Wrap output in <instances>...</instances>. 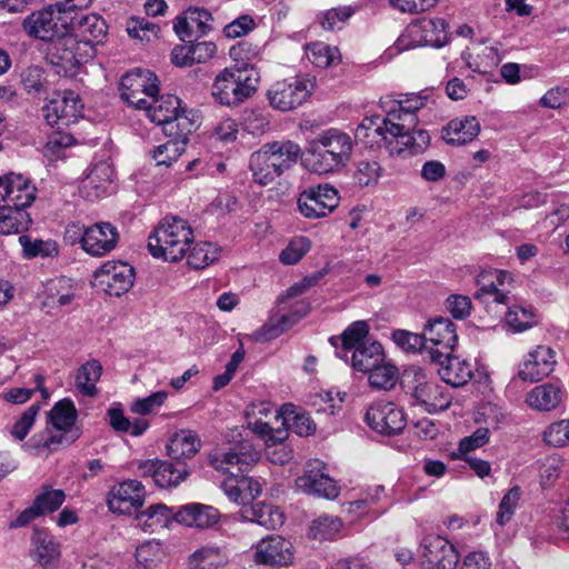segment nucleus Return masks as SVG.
<instances>
[{
  "instance_id": "7",
  "label": "nucleus",
  "mask_w": 569,
  "mask_h": 569,
  "mask_svg": "<svg viewBox=\"0 0 569 569\" xmlns=\"http://www.w3.org/2000/svg\"><path fill=\"white\" fill-rule=\"evenodd\" d=\"M96 54L88 44H82L78 38L64 31L53 39L46 50V60L53 66L57 73H71L81 63L89 61Z\"/></svg>"
},
{
  "instance_id": "53",
  "label": "nucleus",
  "mask_w": 569,
  "mask_h": 569,
  "mask_svg": "<svg viewBox=\"0 0 569 569\" xmlns=\"http://www.w3.org/2000/svg\"><path fill=\"white\" fill-rule=\"evenodd\" d=\"M188 264L193 269H204L218 260L220 249L211 242H198L188 250Z\"/></svg>"
},
{
  "instance_id": "4",
  "label": "nucleus",
  "mask_w": 569,
  "mask_h": 569,
  "mask_svg": "<svg viewBox=\"0 0 569 569\" xmlns=\"http://www.w3.org/2000/svg\"><path fill=\"white\" fill-rule=\"evenodd\" d=\"M47 417L51 427L36 433L29 441L37 451L52 452L59 447L70 446L80 437L79 429L74 427L78 410L71 399L63 398L56 402Z\"/></svg>"
},
{
  "instance_id": "44",
  "label": "nucleus",
  "mask_w": 569,
  "mask_h": 569,
  "mask_svg": "<svg viewBox=\"0 0 569 569\" xmlns=\"http://www.w3.org/2000/svg\"><path fill=\"white\" fill-rule=\"evenodd\" d=\"M191 132H178V134H167L170 139L154 148L151 152L152 159L158 166H170L184 151Z\"/></svg>"
},
{
  "instance_id": "23",
  "label": "nucleus",
  "mask_w": 569,
  "mask_h": 569,
  "mask_svg": "<svg viewBox=\"0 0 569 569\" xmlns=\"http://www.w3.org/2000/svg\"><path fill=\"white\" fill-rule=\"evenodd\" d=\"M36 187L22 174L0 177V203L27 209L36 200Z\"/></svg>"
},
{
  "instance_id": "3",
  "label": "nucleus",
  "mask_w": 569,
  "mask_h": 569,
  "mask_svg": "<svg viewBox=\"0 0 569 569\" xmlns=\"http://www.w3.org/2000/svg\"><path fill=\"white\" fill-rule=\"evenodd\" d=\"M189 222L177 216L161 219L148 238V249L156 259L176 263L182 260L193 243Z\"/></svg>"
},
{
  "instance_id": "60",
  "label": "nucleus",
  "mask_w": 569,
  "mask_h": 569,
  "mask_svg": "<svg viewBox=\"0 0 569 569\" xmlns=\"http://www.w3.org/2000/svg\"><path fill=\"white\" fill-rule=\"evenodd\" d=\"M270 113L263 110L247 111L243 118V128L252 136H262L270 130Z\"/></svg>"
},
{
  "instance_id": "18",
  "label": "nucleus",
  "mask_w": 569,
  "mask_h": 569,
  "mask_svg": "<svg viewBox=\"0 0 569 569\" xmlns=\"http://www.w3.org/2000/svg\"><path fill=\"white\" fill-rule=\"evenodd\" d=\"M66 31L78 38L82 44L96 50V46L102 43L107 37V23L99 14L76 12L69 16Z\"/></svg>"
},
{
  "instance_id": "26",
  "label": "nucleus",
  "mask_w": 569,
  "mask_h": 569,
  "mask_svg": "<svg viewBox=\"0 0 569 569\" xmlns=\"http://www.w3.org/2000/svg\"><path fill=\"white\" fill-rule=\"evenodd\" d=\"M120 234L110 222H97L87 229L83 239V251L91 257L110 253L118 244Z\"/></svg>"
},
{
  "instance_id": "9",
  "label": "nucleus",
  "mask_w": 569,
  "mask_h": 569,
  "mask_svg": "<svg viewBox=\"0 0 569 569\" xmlns=\"http://www.w3.org/2000/svg\"><path fill=\"white\" fill-rule=\"evenodd\" d=\"M315 83L306 78H292L274 82L267 92L270 106L281 112L300 107L311 94Z\"/></svg>"
},
{
  "instance_id": "12",
  "label": "nucleus",
  "mask_w": 569,
  "mask_h": 569,
  "mask_svg": "<svg viewBox=\"0 0 569 569\" xmlns=\"http://www.w3.org/2000/svg\"><path fill=\"white\" fill-rule=\"evenodd\" d=\"M340 202L338 190L330 184H318L303 190L298 197L299 212L307 219L330 214Z\"/></svg>"
},
{
  "instance_id": "27",
  "label": "nucleus",
  "mask_w": 569,
  "mask_h": 569,
  "mask_svg": "<svg viewBox=\"0 0 569 569\" xmlns=\"http://www.w3.org/2000/svg\"><path fill=\"white\" fill-rule=\"evenodd\" d=\"M448 24L442 18H423L412 23L407 32L415 46L442 47L448 40Z\"/></svg>"
},
{
  "instance_id": "64",
  "label": "nucleus",
  "mask_w": 569,
  "mask_h": 569,
  "mask_svg": "<svg viewBox=\"0 0 569 569\" xmlns=\"http://www.w3.org/2000/svg\"><path fill=\"white\" fill-rule=\"evenodd\" d=\"M543 440L552 447L569 446V419L556 421L543 431Z\"/></svg>"
},
{
  "instance_id": "6",
  "label": "nucleus",
  "mask_w": 569,
  "mask_h": 569,
  "mask_svg": "<svg viewBox=\"0 0 569 569\" xmlns=\"http://www.w3.org/2000/svg\"><path fill=\"white\" fill-rule=\"evenodd\" d=\"M140 110L146 112L151 122L162 127L164 134H178L179 131L184 134L196 128L181 108V100L173 94H156Z\"/></svg>"
},
{
  "instance_id": "35",
  "label": "nucleus",
  "mask_w": 569,
  "mask_h": 569,
  "mask_svg": "<svg viewBox=\"0 0 569 569\" xmlns=\"http://www.w3.org/2000/svg\"><path fill=\"white\" fill-rule=\"evenodd\" d=\"M29 556L42 569H57L61 557L60 542L54 536H33Z\"/></svg>"
},
{
  "instance_id": "21",
  "label": "nucleus",
  "mask_w": 569,
  "mask_h": 569,
  "mask_svg": "<svg viewBox=\"0 0 569 569\" xmlns=\"http://www.w3.org/2000/svg\"><path fill=\"white\" fill-rule=\"evenodd\" d=\"M94 278L109 296L120 297L133 286L134 270L126 262L107 261L94 271Z\"/></svg>"
},
{
  "instance_id": "50",
  "label": "nucleus",
  "mask_w": 569,
  "mask_h": 569,
  "mask_svg": "<svg viewBox=\"0 0 569 569\" xmlns=\"http://www.w3.org/2000/svg\"><path fill=\"white\" fill-rule=\"evenodd\" d=\"M230 58L240 67L237 69L246 70L250 73L254 69L252 63L261 56V47L249 40H242L231 46L229 49Z\"/></svg>"
},
{
  "instance_id": "40",
  "label": "nucleus",
  "mask_w": 569,
  "mask_h": 569,
  "mask_svg": "<svg viewBox=\"0 0 569 569\" xmlns=\"http://www.w3.org/2000/svg\"><path fill=\"white\" fill-rule=\"evenodd\" d=\"M102 375V366L99 360L91 359L81 365L74 375V387L77 391L87 398H94L99 395L97 387Z\"/></svg>"
},
{
  "instance_id": "58",
  "label": "nucleus",
  "mask_w": 569,
  "mask_h": 569,
  "mask_svg": "<svg viewBox=\"0 0 569 569\" xmlns=\"http://www.w3.org/2000/svg\"><path fill=\"white\" fill-rule=\"evenodd\" d=\"M381 174V167L375 160H361L357 163L353 180L360 187L376 184Z\"/></svg>"
},
{
  "instance_id": "14",
  "label": "nucleus",
  "mask_w": 569,
  "mask_h": 569,
  "mask_svg": "<svg viewBox=\"0 0 569 569\" xmlns=\"http://www.w3.org/2000/svg\"><path fill=\"white\" fill-rule=\"evenodd\" d=\"M365 421L373 431L385 436L398 435L407 425L403 409L383 400L376 401L367 408Z\"/></svg>"
},
{
  "instance_id": "61",
  "label": "nucleus",
  "mask_w": 569,
  "mask_h": 569,
  "mask_svg": "<svg viewBox=\"0 0 569 569\" xmlns=\"http://www.w3.org/2000/svg\"><path fill=\"white\" fill-rule=\"evenodd\" d=\"M66 500V493L61 489L44 490L33 500L34 509L40 516L56 511Z\"/></svg>"
},
{
  "instance_id": "51",
  "label": "nucleus",
  "mask_w": 569,
  "mask_h": 569,
  "mask_svg": "<svg viewBox=\"0 0 569 569\" xmlns=\"http://www.w3.org/2000/svg\"><path fill=\"white\" fill-rule=\"evenodd\" d=\"M307 313L308 307L302 306V309L299 312L283 315L280 317L276 325H264L258 331H256V339L261 341L274 339L295 326Z\"/></svg>"
},
{
  "instance_id": "52",
  "label": "nucleus",
  "mask_w": 569,
  "mask_h": 569,
  "mask_svg": "<svg viewBox=\"0 0 569 569\" xmlns=\"http://www.w3.org/2000/svg\"><path fill=\"white\" fill-rule=\"evenodd\" d=\"M189 476V470L184 465H174L169 461H160L154 483L160 488L177 487Z\"/></svg>"
},
{
  "instance_id": "55",
  "label": "nucleus",
  "mask_w": 569,
  "mask_h": 569,
  "mask_svg": "<svg viewBox=\"0 0 569 569\" xmlns=\"http://www.w3.org/2000/svg\"><path fill=\"white\" fill-rule=\"evenodd\" d=\"M368 372L369 383L376 389L389 390L396 386L399 378L398 369L390 363L380 362Z\"/></svg>"
},
{
  "instance_id": "38",
  "label": "nucleus",
  "mask_w": 569,
  "mask_h": 569,
  "mask_svg": "<svg viewBox=\"0 0 569 569\" xmlns=\"http://www.w3.org/2000/svg\"><path fill=\"white\" fill-rule=\"evenodd\" d=\"M262 148L280 174L289 170L301 154L300 146L291 140L267 142Z\"/></svg>"
},
{
  "instance_id": "36",
  "label": "nucleus",
  "mask_w": 569,
  "mask_h": 569,
  "mask_svg": "<svg viewBox=\"0 0 569 569\" xmlns=\"http://www.w3.org/2000/svg\"><path fill=\"white\" fill-rule=\"evenodd\" d=\"M511 276L502 270H493L479 276L478 283L481 286L476 292L477 299L490 297L496 303L509 305L510 296L503 289L505 283L510 281Z\"/></svg>"
},
{
  "instance_id": "42",
  "label": "nucleus",
  "mask_w": 569,
  "mask_h": 569,
  "mask_svg": "<svg viewBox=\"0 0 569 569\" xmlns=\"http://www.w3.org/2000/svg\"><path fill=\"white\" fill-rule=\"evenodd\" d=\"M239 517L256 522L266 530H278L284 521L281 510L267 503H257L250 510L241 512Z\"/></svg>"
},
{
  "instance_id": "22",
  "label": "nucleus",
  "mask_w": 569,
  "mask_h": 569,
  "mask_svg": "<svg viewBox=\"0 0 569 569\" xmlns=\"http://www.w3.org/2000/svg\"><path fill=\"white\" fill-rule=\"evenodd\" d=\"M144 486L138 480H124L114 486L108 495V508L118 515L131 513L144 502Z\"/></svg>"
},
{
  "instance_id": "28",
  "label": "nucleus",
  "mask_w": 569,
  "mask_h": 569,
  "mask_svg": "<svg viewBox=\"0 0 569 569\" xmlns=\"http://www.w3.org/2000/svg\"><path fill=\"white\" fill-rule=\"evenodd\" d=\"M437 366V372L440 378L452 387H462L469 382L473 376L472 366L469 361L460 359L448 352L440 359H429Z\"/></svg>"
},
{
  "instance_id": "2",
  "label": "nucleus",
  "mask_w": 569,
  "mask_h": 569,
  "mask_svg": "<svg viewBox=\"0 0 569 569\" xmlns=\"http://www.w3.org/2000/svg\"><path fill=\"white\" fill-rule=\"evenodd\" d=\"M353 148V139L347 132L329 128L308 140L301 162L312 173H336L348 166Z\"/></svg>"
},
{
  "instance_id": "24",
  "label": "nucleus",
  "mask_w": 569,
  "mask_h": 569,
  "mask_svg": "<svg viewBox=\"0 0 569 569\" xmlns=\"http://www.w3.org/2000/svg\"><path fill=\"white\" fill-rule=\"evenodd\" d=\"M222 523L230 522L231 519L228 517L221 518L218 509L212 506L190 502L180 506L176 509V521L184 528H193L199 530H206L213 528L219 521Z\"/></svg>"
},
{
  "instance_id": "48",
  "label": "nucleus",
  "mask_w": 569,
  "mask_h": 569,
  "mask_svg": "<svg viewBox=\"0 0 569 569\" xmlns=\"http://www.w3.org/2000/svg\"><path fill=\"white\" fill-rule=\"evenodd\" d=\"M505 323L512 332H523L538 325V316L530 306L511 305L505 315Z\"/></svg>"
},
{
  "instance_id": "54",
  "label": "nucleus",
  "mask_w": 569,
  "mask_h": 569,
  "mask_svg": "<svg viewBox=\"0 0 569 569\" xmlns=\"http://www.w3.org/2000/svg\"><path fill=\"white\" fill-rule=\"evenodd\" d=\"M308 60L318 68H328L340 60L338 48L325 42L310 43L306 48Z\"/></svg>"
},
{
  "instance_id": "25",
  "label": "nucleus",
  "mask_w": 569,
  "mask_h": 569,
  "mask_svg": "<svg viewBox=\"0 0 569 569\" xmlns=\"http://www.w3.org/2000/svg\"><path fill=\"white\" fill-rule=\"evenodd\" d=\"M276 413L280 412L272 410V407L267 402L252 405L247 411V426L264 442H283L287 439V429H281L280 426L274 427L270 420H263L269 416L274 419Z\"/></svg>"
},
{
  "instance_id": "49",
  "label": "nucleus",
  "mask_w": 569,
  "mask_h": 569,
  "mask_svg": "<svg viewBox=\"0 0 569 569\" xmlns=\"http://www.w3.org/2000/svg\"><path fill=\"white\" fill-rule=\"evenodd\" d=\"M356 136L359 139L367 140V142L385 147L388 150L389 139L388 132H385L382 116L377 114L363 118L356 129Z\"/></svg>"
},
{
  "instance_id": "13",
  "label": "nucleus",
  "mask_w": 569,
  "mask_h": 569,
  "mask_svg": "<svg viewBox=\"0 0 569 569\" xmlns=\"http://www.w3.org/2000/svg\"><path fill=\"white\" fill-rule=\"evenodd\" d=\"M423 338L429 359H440L452 352L458 341L455 323L445 317L430 319L425 327Z\"/></svg>"
},
{
  "instance_id": "19",
  "label": "nucleus",
  "mask_w": 569,
  "mask_h": 569,
  "mask_svg": "<svg viewBox=\"0 0 569 569\" xmlns=\"http://www.w3.org/2000/svg\"><path fill=\"white\" fill-rule=\"evenodd\" d=\"M421 557L430 569H456L459 562V553L446 536H426Z\"/></svg>"
},
{
  "instance_id": "59",
  "label": "nucleus",
  "mask_w": 569,
  "mask_h": 569,
  "mask_svg": "<svg viewBox=\"0 0 569 569\" xmlns=\"http://www.w3.org/2000/svg\"><path fill=\"white\" fill-rule=\"evenodd\" d=\"M477 58L479 60L476 63L477 69L482 72H487L489 69L497 67L503 58L500 43L496 42L491 44H480L478 48Z\"/></svg>"
},
{
  "instance_id": "37",
  "label": "nucleus",
  "mask_w": 569,
  "mask_h": 569,
  "mask_svg": "<svg viewBox=\"0 0 569 569\" xmlns=\"http://www.w3.org/2000/svg\"><path fill=\"white\" fill-rule=\"evenodd\" d=\"M76 297V283L67 277L49 280L44 284L42 306L57 309L69 306Z\"/></svg>"
},
{
  "instance_id": "5",
  "label": "nucleus",
  "mask_w": 569,
  "mask_h": 569,
  "mask_svg": "<svg viewBox=\"0 0 569 569\" xmlns=\"http://www.w3.org/2000/svg\"><path fill=\"white\" fill-rule=\"evenodd\" d=\"M258 82L259 72L256 69L247 73L246 70L224 68L216 76L211 94L220 104L238 106L257 91Z\"/></svg>"
},
{
  "instance_id": "20",
  "label": "nucleus",
  "mask_w": 569,
  "mask_h": 569,
  "mask_svg": "<svg viewBox=\"0 0 569 569\" xmlns=\"http://www.w3.org/2000/svg\"><path fill=\"white\" fill-rule=\"evenodd\" d=\"M253 560L270 567L289 566L293 561L292 542L283 536H267L256 546Z\"/></svg>"
},
{
  "instance_id": "46",
  "label": "nucleus",
  "mask_w": 569,
  "mask_h": 569,
  "mask_svg": "<svg viewBox=\"0 0 569 569\" xmlns=\"http://www.w3.org/2000/svg\"><path fill=\"white\" fill-rule=\"evenodd\" d=\"M249 168L252 179L260 186H268L272 183L281 174L272 164L270 156L266 153L261 147L259 150L251 153L249 159Z\"/></svg>"
},
{
  "instance_id": "8",
  "label": "nucleus",
  "mask_w": 569,
  "mask_h": 569,
  "mask_svg": "<svg viewBox=\"0 0 569 569\" xmlns=\"http://www.w3.org/2000/svg\"><path fill=\"white\" fill-rule=\"evenodd\" d=\"M259 459L260 451L248 440L238 441L228 448H216L208 455V463L230 477L247 472Z\"/></svg>"
},
{
  "instance_id": "1",
  "label": "nucleus",
  "mask_w": 569,
  "mask_h": 569,
  "mask_svg": "<svg viewBox=\"0 0 569 569\" xmlns=\"http://www.w3.org/2000/svg\"><path fill=\"white\" fill-rule=\"evenodd\" d=\"M385 132H388L390 156L407 158L422 153L430 143V134L418 129L417 112L428 103L423 93H398L380 98Z\"/></svg>"
},
{
  "instance_id": "31",
  "label": "nucleus",
  "mask_w": 569,
  "mask_h": 569,
  "mask_svg": "<svg viewBox=\"0 0 569 569\" xmlns=\"http://www.w3.org/2000/svg\"><path fill=\"white\" fill-rule=\"evenodd\" d=\"M136 522L143 531L174 530L176 510L163 503L152 505L136 515Z\"/></svg>"
},
{
  "instance_id": "62",
  "label": "nucleus",
  "mask_w": 569,
  "mask_h": 569,
  "mask_svg": "<svg viewBox=\"0 0 569 569\" xmlns=\"http://www.w3.org/2000/svg\"><path fill=\"white\" fill-rule=\"evenodd\" d=\"M563 461L560 457L549 456L540 465L539 477L543 489L551 488L562 472Z\"/></svg>"
},
{
  "instance_id": "33",
  "label": "nucleus",
  "mask_w": 569,
  "mask_h": 569,
  "mask_svg": "<svg viewBox=\"0 0 569 569\" xmlns=\"http://www.w3.org/2000/svg\"><path fill=\"white\" fill-rule=\"evenodd\" d=\"M212 16L200 8L189 9L182 17H178L173 29L182 41L193 34L203 36L211 29Z\"/></svg>"
},
{
  "instance_id": "43",
  "label": "nucleus",
  "mask_w": 569,
  "mask_h": 569,
  "mask_svg": "<svg viewBox=\"0 0 569 569\" xmlns=\"http://www.w3.org/2000/svg\"><path fill=\"white\" fill-rule=\"evenodd\" d=\"M31 223L30 214L23 208L0 203V234H18Z\"/></svg>"
},
{
  "instance_id": "11",
  "label": "nucleus",
  "mask_w": 569,
  "mask_h": 569,
  "mask_svg": "<svg viewBox=\"0 0 569 569\" xmlns=\"http://www.w3.org/2000/svg\"><path fill=\"white\" fill-rule=\"evenodd\" d=\"M69 17L58 12L56 4L30 13L22 22L23 31L36 39L52 41L66 31Z\"/></svg>"
},
{
  "instance_id": "34",
  "label": "nucleus",
  "mask_w": 569,
  "mask_h": 569,
  "mask_svg": "<svg viewBox=\"0 0 569 569\" xmlns=\"http://www.w3.org/2000/svg\"><path fill=\"white\" fill-rule=\"evenodd\" d=\"M369 335V326L366 321L359 320L348 326L340 337H331L330 342L337 348V357L349 362V353L367 343Z\"/></svg>"
},
{
  "instance_id": "39",
  "label": "nucleus",
  "mask_w": 569,
  "mask_h": 569,
  "mask_svg": "<svg viewBox=\"0 0 569 569\" xmlns=\"http://www.w3.org/2000/svg\"><path fill=\"white\" fill-rule=\"evenodd\" d=\"M480 132V123L476 117L456 118L442 129V138L448 144L462 146L472 141Z\"/></svg>"
},
{
  "instance_id": "56",
  "label": "nucleus",
  "mask_w": 569,
  "mask_h": 569,
  "mask_svg": "<svg viewBox=\"0 0 569 569\" xmlns=\"http://www.w3.org/2000/svg\"><path fill=\"white\" fill-rule=\"evenodd\" d=\"M223 565L224 559L218 548H201L188 560L189 569H220Z\"/></svg>"
},
{
  "instance_id": "57",
  "label": "nucleus",
  "mask_w": 569,
  "mask_h": 569,
  "mask_svg": "<svg viewBox=\"0 0 569 569\" xmlns=\"http://www.w3.org/2000/svg\"><path fill=\"white\" fill-rule=\"evenodd\" d=\"M19 242L23 249V256L27 258L34 257H54L58 254V246L56 241L52 240H31L27 236H20Z\"/></svg>"
},
{
  "instance_id": "63",
  "label": "nucleus",
  "mask_w": 569,
  "mask_h": 569,
  "mask_svg": "<svg viewBox=\"0 0 569 569\" xmlns=\"http://www.w3.org/2000/svg\"><path fill=\"white\" fill-rule=\"evenodd\" d=\"M311 242L307 237H298L289 242L281 251L279 259L283 264L291 266L299 262L310 250Z\"/></svg>"
},
{
  "instance_id": "10",
  "label": "nucleus",
  "mask_w": 569,
  "mask_h": 569,
  "mask_svg": "<svg viewBox=\"0 0 569 569\" xmlns=\"http://www.w3.org/2000/svg\"><path fill=\"white\" fill-rule=\"evenodd\" d=\"M159 93V81L150 70L134 69L127 72L120 82V96L128 104L140 110L151 97Z\"/></svg>"
},
{
  "instance_id": "29",
  "label": "nucleus",
  "mask_w": 569,
  "mask_h": 569,
  "mask_svg": "<svg viewBox=\"0 0 569 569\" xmlns=\"http://www.w3.org/2000/svg\"><path fill=\"white\" fill-rule=\"evenodd\" d=\"M565 397L566 390L559 382H546L529 390L525 401L535 411L549 412L556 410Z\"/></svg>"
},
{
  "instance_id": "17",
  "label": "nucleus",
  "mask_w": 569,
  "mask_h": 569,
  "mask_svg": "<svg viewBox=\"0 0 569 569\" xmlns=\"http://www.w3.org/2000/svg\"><path fill=\"white\" fill-rule=\"evenodd\" d=\"M83 104L73 91L57 93L43 107V117L50 126H69L82 114Z\"/></svg>"
},
{
  "instance_id": "47",
  "label": "nucleus",
  "mask_w": 569,
  "mask_h": 569,
  "mask_svg": "<svg viewBox=\"0 0 569 569\" xmlns=\"http://www.w3.org/2000/svg\"><path fill=\"white\" fill-rule=\"evenodd\" d=\"M291 405H286L281 413H276L274 423L280 422L281 429H291L299 436H310L316 431V425L306 413H296Z\"/></svg>"
},
{
  "instance_id": "41",
  "label": "nucleus",
  "mask_w": 569,
  "mask_h": 569,
  "mask_svg": "<svg viewBox=\"0 0 569 569\" xmlns=\"http://www.w3.org/2000/svg\"><path fill=\"white\" fill-rule=\"evenodd\" d=\"M201 448V440L192 430H179L169 440L168 453L172 459H190Z\"/></svg>"
},
{
  "instance_id": "30",
  "label": "nucleus",
  "mask_w": 569,
  "mask_h": 569,
  "mask_svg": "<svg viewBox=\"0 0 569 569\" xmlns=\"http://www.w3.org/2000/svg\"><path fill=\"white\" fill-rule=\"evenodd\" d=\"M415 376L417 385L413 388L412 396L419 403L425 406L429 412L442 411L449 408L451 397L438 383L425 381L420 369L416 371Z\"/></svg>"
},
{
  "instance_id": "32",
  "label": "nucleus",
  "mask_w": 569,
  "mask_h": 569,
  "mask_svg": "<svg viewBox=\"0 0 569 569\" xmlns=\"http://www.w3.org/2000/svg\"><path fill=\"white\" fill-rule=\"evenodd\" d=\"M113 181V169L109 161L93 163L82 181L81 190L88 199H97L106 194Z\"/></svg>"
},
{
  "instance_id": "45",
  "label": "nucleus",
  "mask_w": 569,
  "mask_h": 569,
  "mask_svg": "<svg viewBox=\"0 0 569 569\" xmlns=\"http://www.w3.org/2000/svg\"><path fill=\"white\" fill-rule=\"evenodd\" d=\"M349 361L356 370L368 372L383 361V348L378 341H367L349 353Z\"/></svg>"
},
{
  "instance_id": "16",
  "label": "nucleus",
  "mask_w": 569,
  "mask_h": 569,
  "mask_svg": "<svg viewBox=\"0 0 569 569\" xmlns=\"http://www.w3.org/2000/svg\"><path fill=\"white\" fill-rule=\"evenodd\" d=\"M296 487L303 493L333 500L340 493L336 480L325 472L321 461L308 463L305 473L296 479Z\"/></svg>"
},
{
  "instance_id": "15",
  "label": "nucleus",
  "mask_w": 569,
  "mask_h": 569,
  "mask_svg": "<svg viewBox=\"0 0 569 569\" xmlns=\"http://www.w3.org/2000/svg\"><path fill=\"white\" fill-rule=\"evenodd\" d=\"M556 365V351L547 345H538L519 363L517 375L525 382H538L551 375Z\"/></svg>"
}]
</instances>
